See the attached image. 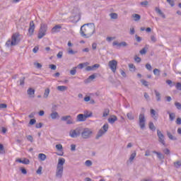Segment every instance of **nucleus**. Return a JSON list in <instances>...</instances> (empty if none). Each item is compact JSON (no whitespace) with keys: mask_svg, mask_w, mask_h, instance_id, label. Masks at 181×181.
Here are the masks:
<instances>
[{"mask_svg":"<svg viewBox=\"0 0 181 181\" xmlns=\"http://www.w3.org/2000/svg\"><path fill=\"white\" fill-rule=\"evenodd\" d=\"M80 33L82 37L88 39L95 33V25L93 23L83 24L81 27Z\"/></svg>","mask_w":181,"mask_h":181,"instance_id":"obj_1","label":"nucleus"},{"mask_svg":"<svg viewBox=\"0 0 181 181\" xmlns=\"http://www.w3.org/2000/svg\"><path fill=\"white\" fill-rule=\"evenodd\" d=\"M64 163H66V159H64V158H59L58 160L55 173V177H57V179H62L63 177V170L64 169L63 166Z\"/></svg>","mask_w":181,"mask_h":181,"instance_id":"obj_2","label":"nucleus"},{"mask_svg":"<svg viewBox=\"0 0 181 181\" xmlns=\"http://www.w3.org/2000/svg\"><path fill=\"white\" fill-rule=\"evenodd\" d=\"M20 37H21V34H19V33H16L13 34L11 37V40H8L6 42V46H7V47H10V46H16V45H18V43L21 42Z\"/></svg>","mask_w":181,"mask_h":181,"instance_id":"obj_3","label":"nucleus"},{"mask_svg":"<svg viewBox=\"0 0 181 181\" xmlns=\"http://www.w3.org/2000/svg\"><path fill=\"white\" fill-rule=\"evenodd\" d=\"M81 135L83 139H90L93 135V130L89 128H81Z\"/></svg>","mask_w":181,"mask_h":181,"instance_id":"obj_4","label":"nucleus"},{"mask_svg":"<svg viewBox=\"0 0 181 181\" xmlns=\"http://www.w3.org/2000/svg\"><path fill=\"white\" fill-rule=\"evenodd\" d=\"M90 117H93V113L90 112L85 113V114H79L76 117V122H84V121L87 120V118H90Z\"/></svg>","mask_w":181,"mask_h":181,"instance_id":"obj_5","label":"nucleus"},{"mask_svg":"<svg viewBox=\"0 0 181 181\" xmlns=\"http://www.w3.org/2000/svg\"><path fill=\"white\" fill-rule=\"evenodd\" d=\"M46 32H47V25L42 23L38 33V39H42L44 36H46Z\"/></svg>","mask_w":181,"mask_h":181,"instance_id":"obj_6","label":"nucleus"},{"mask_svg":"<svg viewBox=\"0 0 181 181\" xmlns=\"http://www.w3.org/2000/svg\"><path fill=\"white\" fill-rule=\"evenodd\" d=\"M108 131V124H105L103 127L98 131L95 139H100L105 132Z\"/></svg>","mask_w":181,"mask_h":181,"instance_id":"obj_7","label":"nucleus"},{"mask_svg":"<svg viewBox=\"0 0 181 181\" xmlns=\"http://www.w3.org/2000/svg\"><path fill=\"white\" fill-rule=\"evenodd\" d=\"M81 134V127H78L75 129H71L69 132V136L71 138H78Z\"/></svg>","mask_w":181,"mask_h":181,"instance_id":"obj_8","label":"nucleus"},{"mask_svg":"<svg viewBox=\"0 0 181 181\" xmlns=\"http://www.w3.org/2000/svg\"><path fill=\"white\" fill-rule=\"evenodd\" d=\"M108 66L112 73H116L117 71V66H118V62L115 59H112L108 62Z\"/></svg>","mask_w":181,"mask_h":181,"instance_id":"obj_9","label":"nucleus"},{"mask_svg":"<svg viewBox=\"0 0 181 181\" xmlns=\"http://www.w3.org/2000/svg\"><path fill=\"white\" fill-rule=\"evenodd\" d=\"M146 121V120L145 119V115L140 114L139 116V124L141 129H144V128H145Z\"/></svg>","mask_w":181,"mask_h":181,"instance_id":"obj_10","label":"nucleus"},{"mask_svg":"<svg viewBox=\"0 0 181 181\" xmlns=\"http://www.w3.org/2000/svg\"><path fill=\"white\" fill-rule=\"evenodd\" d=\"M159 142L166 148L168 146V144L165 142V136L160 132H159Z\"/></svg>","mask_w":181,"mask_h":181,"instance_id":"obj_11","label":"nucleus"},{"mask_svg":"<svg viewBox=\"0 0 181 181\" xmlns=\"http://www.w3.org/2000/svg\"><path fill=\"white\" fill-rule=\"evenodd\" d=\"M62 29V25L59 24V25H56L55 26H54L52 30H51V33H58V32H60Z\"/></svg>","mask_w":181,"mask_h":181,"instance_id":"obj_12","label":"nucleus"},{"mask_svg":"<svg viewBox=\"0 0 181 181\" xmlns=\"http://www.w3.org/2000/svg\"><path fill=\"white\" fill-rule=\"evenodd\" d=\"M34 32H35V23L33 21H30L28 33L30 35H33Z\"/></svg>","mask_w":181,"mask_h":181,"instance_id":"obj_13","label":"nucleus"},{"mask_svg":"<svg viewBox=\"0 0 181 181\" xmlns=\"http://www.w3.org/2000/svg\"><path fill=\"white\" fill-rule=\"evenodd\" d=\"M52 119H57V118H60V115H59V112L52 110V113L49 115Z\"/></svg>","mask_w":181,"mask_h":181,"instance_id":"obj_14","label":"nucleus"},{"mask_svg":"<svg viewBox=\"0 0 181 181\" xmlns=\"http://www.w3.org/2000/svg\"><path fill=\"white\" fill-rule=\"evenodd\" d=\"M28 95H30V98H33L35 97V89L32 88H29L27 90Z\"/></svg>","mask_w":181,"mask_h":181,"instance_id":"obj_15","label":"nucleus"},{"mask_svg":"<svg viewBox=\"0 0 181 181\" xmlns=\"http://www.w3.org/2000/svg\"><path fill=\"white\" fill-rule=\"evenodd\" d=\"M16 162H19V163H23V165H29V163H30L29 159L27 158H24L23 160L18 159L16 160Z\"/></svg>","mask_w":181,"mask_h":181,"instance_id":"obj_16","label":"nucleus"},{"mask_svg":"<svg viewBox=\"0 0 181 181\" xmlns=\"http://www.w3.org/2000/svg\"><path fill=\"white\" fill-rule=\"evenodd\" d=\"M136 157V151H134L131 155L130 157L129 158L128 162H130V163H132V162H134V160L135 159V158Z\"/></svg>","mask_w":181,"mask_h":181,"instance_id":"obj_17","label":"nucleus"},{"mask_svg":"<svg viewBox=\"0 0 181 181\" xmlns=\"http://www.w3.org/2000/svg\"><path fill=\"white\" fill-rule=\"evenodd\" d=\"M67 86H59L57 87V90H58V91H61V92H64V91H67Z\"/></svg>","mask_w":181,"mask_h":181,"instance_id":"obj_18","label":"nucleus"},{"mask_svg":"<svg viewBox=\"0 0 181 181\" xmlns=\"http://www.w3.org/2000/svg\"><path fill=\"white\" fill-rule=\"evenodd\" d=\"M117 119V116L112 115V117L108 118V122H110V124H114Z\"/></svg>","mask_w":181,"mask_h":181,"instance_id":"obj_19","label":"nucleus"},{"mask_svg":"<svg viewBox=\"0 0 181 181\" xmlns=\"http://www.w3.org/2000/svg\"><path fill=\"white\" fill-rule=\"evenodd\" d=\"M167 113L169 115L170 121H175V118H176V114L172 113L169 111H168Z\"/></svg>","mask_w":181,"mask_h":181,"instance_id":"obj_20","label":"nucleus"},{"mask_svg":"<svg viewBox=\"0 0 181 181\" xmlns=\"http://www.w3.org/2000/svg\"><path fill=\"white\" fill-rule=\"evenodd\" d=\"M132 16L134 21H135V22H138V21H141V16L139 14L134 13V14H132Z\"/></svg>","mask_w":181,"mask_h":181,"instance_id":"obj_21","label":"nucleus"},{"mask_svg":"<svg viewBox=\"0 0 181 181\" xmlns=\"http://www.w3.org/2000/svg\"><path fill=\"white\" fill-rule=\"evenodd\" d=\"M150 112H151V115L152 118H153L154 119H158V117H156V111H155V110L151 109Z\"/></svg>","mask_w":181,"mask_h":181,"instance_id":"obj_22","label":"nucleus"},{"mask_svg":"<svg viewBox=\"0 0 181 181\" xmlns=\"http://www.w3.org/2000/svg\"><path fill=\"white\" fill-rule=\"evenodd\" d=\"M46 158L47 156H45V153H40L38 155V159H40V160H42V161L46 160Z\"/></svg>","mask_w":181,"mask_h":181,"instance_id":"obj_23","label":"nucleus"},{"mask_svg":"<svg viewBox=\"0 0 181 181\" xmlns=\"http://www.w3.org/2000/svg\"><path fill=\"white\" fill-rule=\"evenodd\" d=\"M167 136H168L169 139L171 141H176V137H175L170 132H167Z\"/></svg>","mask_w":181,"mask_h":181,"instance_id":"obj_24","label":"nucleus"},{"mask_svg":"<svg viewBox=\"0 0 181 181\" xmlns=\"http://www.w3.org/2000/svg\"><path fill=\"white\" fill-rule=\"evenodd\" d=\"M128 119H130V121H132L135 119V117H134V115L132 114V112H129L127 115Z\"/></svg>","mask_w":181,"mask_h":181,"instance_id":"obj_25","label":"nucleus"},{"mask_svg":"<svg viewBox=\"0 0 181 181\" xmlns=\"http://www.w3.org/2000/svg\"><path fill=\"white\" fill-rule=\"evenodd\" d=\"M68 54H77V51L73 50L71 48H68L67 49Z\"/></svg>","mask_w":181,"mask_h":181,"instance_id":"obj_26","label":"nucleus"},{"mask_svg":"<svg viewBox=\"0 0 181 181\" xmlns=\"http://www.w3.org/2000/svg\"><path fill=\"white\" fill-rule=\"evenodd\" d=\"M108 115H110V109H105L103 111V117H108Z\"/></svg>","mask_w":181,"mask_h":181,"instance_id":"obj_27","label":"nucleus"},{"mask_svg":"<svg viewBox=\"0 0 181 181\" xmlns=\"http://www.w3.org/2000/svg\"><path fill=\"white\" fill-rule=\"evenodd\" d=\"M49 94H50V89L47 88L45 89V93H44V98H47V97H49Z\"/></svg>","mask_w":181,"mask_h":181,"instance_id":"obj_28","label":"nucleus"},{"mask_svg":"<svg viewBox=\"0 0 181 181\" xmlns=\"http://www.w3.org/2000/svg\"><path fill=\"white\" fill-rule=\"evenodd\" d=\"M110 16L111 19H118V14H117V13H111Z\"/></svg>","mask_w":181,"mask_h":181,"instance_id":"obj_29","label":"nucleus"},{"mask_svg":"<svg viewBox=\"0 0 181 181\" xmlns=\"http://www.w3.org/2000/svg\"><path fill=\"white\" fill-rule=\"evenodd\" d=\"M76 69L77 66L74 67V69L70 71V74H71V76H76V73H77Z\"/></svg>","mask_w":181,"mask_h":181,"instance_id":"obj_30","label":"nucleus"},{"mask_svg":"<svg viewBox=\"0 0 181 181\" xmlns=\"http://www.w3.org/2000/svg\"><path fill=\"white\" fill-rule=\"evenodd\" d=\"M66 124L67 125H71V124H74V120L73 119V118H71H71L67 119Z\"/></svg>","mask_w":181,"mask_h":181,"instance_id":"obj_31","label":"nucleus"},{"mask_svg":"<svg viewBox=\"0 0 181 181\" xmlns=\"http://www.w3.org/2000/svg\"><path fill=\"white\" fill-rule=\"evenodd\" d=\"M94 78H95V75L94 74L90 75L87 79L88 83H90V81H92V80H94Z\"/></svg>","mask_w":181,"mask_h":181,"instance_id":"obj_32","label":"nucleus"},{"mask_svg":"<svg viewBox=\"0 0 181 181\" xmlns=\"http://www.w3.org/2000/svg\"><path fill=\"white\" fill-rule=\"evenodd\" d=\"M0 153L2 155L5 153V148H4V145L0 144Z\"/></svg>","mask_w":181,"mask_h":181,"instance_id":"obj_33","label":"nucleus"},{"mask_svg":"<svg viewBox=\"0 0 181 181\" xmlns=\"http://www.w3.org/2000/svg\"><path fill=\"white\" fill-rule=\"evenodd\" d=\"M163 152L165 153V155H170V150L168 148H163Z\"/></svg>","mask_w":181,"mask_h":181,"instance_id":"obj_34","label":"nucleus"},{"mask_svg":"<svg viewBox=\"0 0 181 181\" xmlns=\"http://www.w3.org/2000/svg\"><path fill=\"white\" fill-rule=\"evenodd\" d=\"M175 168H179L181 166V162L180 161H176L174 163Z\"/></svg>","mask_w":181,"mask_h":181,"instance_id":"obj_35","label":"nucleus"},{"mask_svg":"<svg viewBox=\"0 0 181 181\" xmlns=\"http://www.w3.org/2000/svg\"><path fill=\"white\" fill-rule=\"evenodd\" d=\"M69 118H71V116L70 115H66V116H63L61 119L62 121H67Z\"/></svg>","mask_w":181,"mask_h":181,"instance_id":"obj_36","label":"nucleus"},{"mask_svg":"<svg viewBox=\"0 0 181 181\" xmlns=\"http://www.w3.org/2000/svg\"><path fill=\"white\" fill-rule=\"evenodd\" d=\"M85 165L86 166H88V167H90L93 165V162L90 160H87L86 162H85Z\"/></svg>","mask_w":181,"mask_h":181,"instance_id":"obj_37","label":"nucleus"},{"mask_svg":"<svg viewBox=\"0 0 181 181\" xmlns=\"http://www.w3.org/2000/svg\"><path fill=\"white\" fill-rule=\"evenodd\" d=\"M148 50V48H143L141 50H140L139 53L140 54H146V52Z\"/></svg>","mask_w":181,"mask_h":181,"instance_id":"obj_38","label":"nucleus"},{"mask_svg":"<svg viewBox=\"0 0 181 181\" xmlns=\"http://www.w3.org/2000/svg\"><path fill=\"white\" fill-rule=\"evenodd\" d=\"M56 149L58 151H62L63 150V146L62 144H57L55 146Z\"/></svg>","mask_w":181,"mask_h":181,"instance_id":"obj_39","label":"nucleus"},{"mask_svg":"<svg viewBox=\"0 0 181 181\" xmlns=\"http://www.w3.org/2000/svg\"><path fill=\"white\" fill-rule=\"evenodd\" d=\"M42 169H43V168L42 166H40L36 171L37 175H42Z\"/></svg>","mask_w":181,"mask_h":181,"instance_id":"obj_40","label":"nucleus"},{"mask_svg":"<svg viewBox=\"0 0 181 181\" xmlns=\"http://www.w3.org/2000/svg\"><path fill=\"white\" fill-rule=\"evenodd\" d=\"M146 69L148 70V71H152V66L150 64H146Z\"/></svg>","mask_w":181,"mask_h":181,"instance_id":"obj_41","label":"nucleus"},{"mask_svg":"<svg viewBox=\"0 0 181 181\" xmlns=\"http://www.w3.org/2000/svg\"><path fill=\"white\" fill-rule=\"evenodd\" d=\"M135 39L138 43H140V42H142V37L138 36V35H135Z\"/></svg>","mask_w":181,"mask_h":181,"instance_id":"obj_42","label":"nucleus"},{"mask_svg":"<svg viewBox=\"0 0 181 181\" xmlns=\"http://www.w3.org/2000/svg\"><path fill=\"white\" fill-rule=\"evenodd\" d=\"M149 128L151 129V131H155V125L153 122L149 123Z\"/></svg>","mask_w":181,"mask_h":181,"instance_id":"obj_43","label":"nucleus"},{"mask_svg":"<svg viewBox=\"0 0 181 181\" xmlns=\"http://www.w3.org/2000/svg\"><path fill=\"white\" fill-rule=\"evenodd\" d=\"M107 42H112V40H115V37H107L106 38Z\"/></svg>","mask_w":181,"mask_h":181,"instance_id":"obj_44","label":"nucleus"},{"mask_svg":"<svg viewBox=\"0 0 181 181\" xmlns=\"http://www.w3.org/2000/svg\"><path fill=\"white\" fill-rule=\"evenodd\" d=\"M128 46V43L127 42H120V47H127Z\"/></svg>","mask_w":181,"mask_h":181,"instance_id":"obj_45","label":"nucleus"},{"mask_svg":"<svg viewBox=\"0 0 181 181\" xmlns=\"http://www.w3.org/2000/svg\"><path fill=\"white\" fill-rule=\"evenodd\" d=\"M36 124V119H31L29 122V125H35Z\"/></svg>","mask_w":181,"mask_h":181,"instance_id":"obj_46","label":"nucleus"},{"mask_svg":"<svg viewBox=\"0 0 181 181\" xmlns=\"http://www.w3.org/2000/svg\"><path fill=\"white\" fill-rule=\"evenodd\" d=\"M167 2L170 5V6H175V1H173V0H167Z\"/></svg>","mask_w":181,"mask_h":181,"instance_id":"obj_47","label":"nucleus"},{"mask_svg":"<svg viewBox=\"0 0 181 181\" xmlns=\"http://www.w3.org/2000/svg\"><path fill=\"white\" fill-rule=\"evenodd\" d=\"M175 107L177 108V110H181V104L179 102H176L175 103Z\"/></svg>","mask_w":181,"mask_h":181,"instance_id":"obj_48","label":"nucleus"},{"mask_svg":"<svg viewBox=\"0 0 181 181\" xmlns=\"http://www.w3.org/2000/svg\"><path fill=\"white\" fill-rule=\"evenodd\" d=\"M129 35H135V28L134 27L130 28Z\"/></svg>","mask_w":181,"mask_h":181,"instance_id":"obj_49","label":"nucleus"},{"mask_svg":"<svg viewBox=\"0 0 181 181\" xmlns=\"http://www.w3.org/2000/svg\"><path fill=\"white\" fill-rule=\"evenodd\" d=\"M28 141H30V142H33V136L32 135L27 136Z\"/></svg>","mask_w":181,"mask_h":181,"instance_id":"obj_50","label":"nucleus"},{"mask_svg":"<svg viewBox=\"0 0 181 181\" xmlns=\"http://www.w3.org/2000/svg\"><path fill=\"white\" fill-rule=\"evenodd\" d=\"M151 40L153 43H156V37H155V35H151Z\"/></svg>","mask_w":181,"mask_h":181,"instance_id":"obj_51","label":"nucleus"},{"mask_svg":"<svg viewBox=\"0 0 181 181\" xmlns=\"http://www.w3.org/2000/svg\"><path fill=\"white\" fill-rule=\"evenodd\" d=\"M25 84V77L20 79V86H23Z\"/></svg>","mask_w":181,"mask_h":181,"instance_id":"obj_52","label":"nucleus"},{"mask_svg":"<svg viewBox=\"0 0 181 181\" xmlns=\"http://www.w3.org/2000/svg\"><path fill=\"white\" fill-rule=\"evenodd\" d=\"M112 46H117V47H120V42H118L117 41H115L112 42Z\"/></svg>","mask_w":181,"mask_h":181,"instance_id":"obj_53","label":"nucleus"},{"mask_svg":"<svg viewBox=\"0 0 181 181\" xmlns=\"http://www.w3.org/2000/svg\"><path fill=\"white\" fill-rule=\"evenodd\" d=\"M42 127H43V123H42V122L37 123L35 124V128H42Z\"/></svg>","mask_w":181,"mask_h":181,"instance_id":"obj_54","label":"nucleus"},{"mask_svg":"<svg viewBox=\"0 0 181 181\" xmlns=\"http://www.w3.org/2000/svg\"><path fill=\"white\" fill-rule=\"evenodd\" d=\"M86 71H91L94 70V69L93 68V66H88L86 68Z\"/></svg>","mask_w":181,"mask_h":181,"instance_id":"obj_55","label":"nucleus"},{"mask_svg":"<svg viewBox=\"0 0 181 181\" xmlns=\"http://www.w3.org/2000/svg\"><path fill=\"white\" fill-rule=\"evenodd\" d=\"M141 83H142L143 86H145L146 87L148 86V81L141 79Z\"/></svg>","mask_w":181,"mask_h":181,"instance_id":"obj_56","label":"nucleus"},{"mask_svg":"<svg viewBox=\"0 0 181 181\" xmlns=\"http://www.w3.org/2000/svg\"><path fill=\"white\" fill-rule=\"evenodd\" d=\"M57 57L58 59H62V57H63V52H59L57 54Z\"/></svg>","mask_w":181,"mask_h":181,"instance_id":"obj_57","label":"nucleus"},{"mask_svg":"<svg viewBox=\"0 0 181 181\" xmlns=\"http://www.w3.org/2000/svg\"><path fill=\"white\" fill-rule=\"evenodd\" d=\"M134 60H135V62H136V63H141V57H137V56H136L135 57H134Z\"/></svg>","mask_w":181,"mask_h":181,"instance_id":"obj_58","label":"nucleus"},{"mask_svg":"<svg viewBox=\"0 0 181 181\" xmlns=\"http://www.w3.org/2000/svg\"><path fill=\"white\" fill-rule=\"evenodd\" d=\"M49 69H51V70H56V69H57V66H56V65L54 64H50Z\"/></svg>","mask_w":181,"mask_h":181,"instance_id":"obj_59","label":"nucleus"},{"mask_svg":"<svg viewBox=\"0 0 181 181\" xmlns=\"http://www.w3.org/2000/svg\"><path fill=\"white\" fill-rule=\"evenodd\" d=\"M34 64H35V67H37V69H42V64L35 63Z\"/></svg>","mask_w":181,"mask_h":181,"instance_id":"obj_60","label":"nucleus"},{"mask_svg":"<svg viewBox=\"0 0 181 181\" xmlns=\"http://www.w3.org/2000/svg\"><path fill=\"white\" fill-rule=\"evenodd\" d=\"M21 170L23 175H26V173H28V171H26V169H25L24 168H21Z\"/></svg>","mask_w":181,"mask_h":181,"instance_id":"obj_61","label":"nucleus"},{"mask_svg":"<svg viewBox=\"0 0 181 181\" xmlns=\"http://www.w3.org/2000/svg\"><path fill=\"white\" fill-rule=\"evenodd\" d=\"M176 88H177V90H181V83H180V82L177 83Z\"/></svg>","mask_w":181,"mask_h":181,"instance_id":"obj_62","label":"nucleus"},{"mask_svg":"<svg viewBox=\"0 0 181 181\" xmlns=\"http://www.w3.org/2000/svg\"><path fill=\"white\" fill-rule=\"evenodd\" d=\"M175 122L177 125H181V118L180 117L177 118V120Z\"/></svg>","mask_w":181,"mask_h":181,"instance_id":"obj_63","label":"nucleus"},{"mask_svg":"<svg viewBox=\"0 0 181 181\" xmlns=\"http://www.w3.org/2000/svg\"><path fill=\"white\" fill-rule=\"evenodd\" d=\"M71 151H76V145L75 144L71 145Z\"/></svg>","mask_w":181,"mask_h":181,"instance_id":"obj_64","label":"nucleus"}]
</instances>
